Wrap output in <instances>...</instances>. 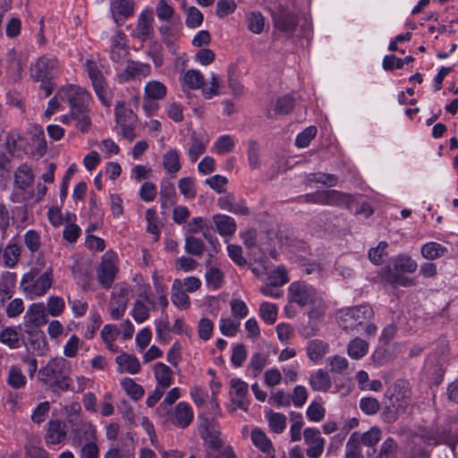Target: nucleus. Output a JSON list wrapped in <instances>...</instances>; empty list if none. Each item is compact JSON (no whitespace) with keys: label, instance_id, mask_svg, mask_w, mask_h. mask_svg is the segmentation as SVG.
I'll use <instances>...</instances> for the list:
<instances>
[{"label":"nucleus","instance_id":"cd10ccee","mask_svg":"<svg viewBox=\"0 0 458 458\" xmlns=\"http://www.w3.org/2000/svg\"><path fill=\"white\" fill-rule=\"evenodd\" d=\"M155 378L157 386L168 388L173 383V370L165 363L157 362L154 367Z\"/></svg>","mask_w":458,"mask_h":458},{"label":"nucleus","instance_id":"5701e85b","mask_svg":"<svg viewBox=\"0 0 458 458\" xmlns=\"http://www.w3.org/2000/svg\"><path fill=\"white\" fill-rule=\"evenodd\" d=\"M46 441L49 445L61 443L67 434L66 424L60 420H52L48 422Z\"/></svg>","mask_w":458,"mask_h":458},{"label":"nucleus","instance_id":"6e6d98bb","mask_svg":"<svg viewBox=\"0 0 458 458\" xmlns=\"http://www.w3.org/2000/svg\"><path fill=\"white\" fill-rule=\"evenodd\" d=\"M0 342L12 349L19 347V336L13 327H6L0 334Z\"/></svg>","mask_w":458,"mask_h":458},{"label":"nucleus","instance_id":"412c9836","mask_svg":"<svg viewBox=\"0 0 458 458\" xmlns=\"http://www.w3.org/2000/svg\"><path fill=\"white\" fill-rule=\"evenodd\" d=\"M28 335V349L43 355L47 349V343L43 331L38 328H24Z\"/></svg>","mask_w":458,"mask_h":458},{"label":"nucleus","instance_id":"423d86ee","mask_svg":"<svg viewBox=\"0 0 458 458\" xmlns=\"http://www.w3.org/2000/svg\"><path fill=\"white\" fill-rule=\"evenodd\" d=\"M53 284V269H47L42 275L38 276L36 269H31L26 273L21 281L22 291L30 299L43 296Z\"/></svg>","mask_w":458,"mask_h":458},{"label":"nucleus","instance_id":"7ed1b4c3","mask_svg":"<svg viewBox=\"0 0 458 458\" xmlns=\"http://www.w3.org/2000/svg\"><path fill=\"white\" fill-rule=\"evenodd\" d=\"M418 264L411 256L399 254L392 259V267L385 271V279L392 285L409 287L415 285V280L404 274H412L417 270Z\"/></svg>","mask_w":458,"mask_h":458},{"label":"nucleus","instance_id":"4468645a","mask_svg":"<svg viewBox=\"0 0 458 458\" xmlns=\"http://www.w3.org/2000/svg\"><path fill=\"white\" fill-rule=\"evenodd\" d=\"M112 17L118 27L122 26L123 21L133 15V0H111Z\"/></svg>","mask_w":458,"mask_h":458},{"label":"nucleus","instance_id":"5fc2aeb1","mask_svg":"<svg viewBox=\"0 0 458 458\" xmlns=\"http://www.w3.org/2000/svg\"><path fill=\"white\" fill-rule=\"evenodd\" d=\"M259 314L267 324L272 325L277 318V308L269 302H263L259 307Z\"/></svg>","mask_w":458,"mask_h":458},{"label":"nucleus","instance_id":"69168bd1","mask_svg":"<svg viewBox=\"0 0 458 458\" xmlns=\"http://www.w3.org/2000/svg\"><path fill=\"white\" fill-rule=\"evenodd\" d=\"M207 284L211 285L214 289H218L221 286L223 281V274L219 268L211 267L206 275Z\"/></svg>","mask_w":458,"mask_h":458},{"label":"nucleus","instance_id":"c85d7f7f","mask_svg":"<svg viewBox=\"0 0 458 458\" xmlns=\"http://www.w3.org/2000/svg\"><path fill=\"white\" fill-rule=\"evenodd\" d=\"M213 221L221 235H232L236 231V224L233 217L226 215H216Z\"/></svg>","mask_w":458,"mask_h":458},{"label":"nucleus","instance_id":"20e7f679","mask_svg":"<svg viewBox=\"0 0 458 458\" xmlns=\"http://www.w3.org/2000/svg\"><path fill=\"white\" fill-rule=\"evenodd\" d=\"M199 430L209 449L218 452L222 458H235L233 448L225 445L221 439L218 425L214 419L200 418Z\"/></svg>","mask_w":458,"mask_h":458},{"label":"nucleus","instance_id":"b1692460","mask_svg":"<svg viewBox=\"0 0 458 458\" xmlns=\"http://www.w3.org/2000/svg\"><path fill=\"white\" fill-rule=\"evenodd\" d=\"M428 439L430 444L445 443L448 445L453 453H454V444L458 442V436H454L451 433L449 427L437 428L436 430L432 431ZM455 455V454H454Z\"/></svg>","mask_w":458,"mask_h":458},{"label":"nucleus","instance_id":"aec40b11","mask_svg":"<svg viewBox=\"0 0 458 458\" xmlns=\"http://www.w3.org/2000/svg\"><path fill=\"white\" fill-rule=\"evenodd\" d=\"M276 273L278 275V278L275 279L270 284H267L262 286L260 292L266 296L280 298L283 296V291L279 286L286 284L289 281V278L284 267H278Z\"/></svg>","mask_w":458,"mask_h":458},{"label":"nucleus","instance_id":"49530a36","mask_svg":"<svg viewBox=\"0 0 458 458\" xmlns=\"http://www.w3.org/2000/svg\"><path fill=\"white\" fill-rule=\"evenodd\" d=\"M7 383L13 389H20L25 386L26 377L20 368L16 366L11 367L7 377Z\"/></svg>","mask_w":458,"mask_h":458},{"label":"nucleus","instance_id":"0e129e2a","mask_svg":"<svg viewBox=\"0 0 458 458\" xmlns=\"http://www.w3.org/2000/svg\"><path fill=\"white\" fill-rule=\"evenodd\" d=\"M174 13V8L169 5L165 0L158 1L156 7V13L159 20L167 21L172 18Z\"/></svg>","mask_w":458,"mask_h":458},{"label":"nucleus","instance_id":"9b49d317","mask_svg":"<svg viewBox=\"0 0 458 458\" xmlns=\"http://www.w3.org/2000/svg\"><path fill=\"white\" fill-rule=\"evenodd\" d=\"M382 432L377 427H372L370 429L364 433L355 431L351 434V444L353 448L355 445H359L360 442L366 447V455L370 457L376 454V445L381 439Z\"/></svg>","mask_w":458,"mask_h":458},{"label":"nucleus","instance_id":"680f3d73","mask_svg":"<svg viewBox=\"0 0 458 458\" xmlns=\"http://www.w3.org/2000/svg\"><path fill=\"white\" fill-rule=\"evenodd\" d=\"M24 242L31 252L38 251L41 245L39 233L35 230H29L24 235Z\"/></svg>","mask_w":458,"mask_h":458},{"label":"nucleus","instance_id":"2eb2a0df","mask_svg":"<svg viewBox=\"0 0 458 458\" xmlns=\"http://www.w3.org/2000/svg\"><path fill=\"white\" fill-rule=\"evenodd\" d=\"M323 205L351 208L354 200L352 195L336 190L323 191Z\"/></svg>","mask_w":458,"mask_h":458},{"label":"nucleus","instance_id":"7c9ffc66","mask_svg":"<svg viewBox=\"0 0 458 458\" xmlns=\"http://www.w3.org/2000/svg\"><path fill=\"white\" fill-rule=\"evenodd\" d=\"M114 115L117 124L123 123H135L137 115L131 108L125 106L123 101H118L114 107Z\"/></svg>","mask_w":458,"mask_h":458},{"label":"nucleus","instance_id":"4d7b16f0","mask_svg":"<svg viewBox=\"0 0 458 458\" xmlns=\"http://www.w3.org/2000/svg\"><path fill=\"white\" fill-rule=\"evenodd\" d=\"M122 386L126 393L136 401L140 400L144 394L143 387L136 384L131 378H124L122 381Z\"/></svg>","mask_w":458,"mask_h":458},{"label":"nucleus","instance_id":"603ef678","mask_svg":"<svg viewBox=\"0 0 458 458\" xmlns=\"http://www.w3.org/2000/svg\"><path fill=\"white\" fill-rule=\"evenodd\" d=\"M72 119L76 123V127L83 133L88 132L91 126V119L89 115V109L71 114Z\"/></svg>","mask_w":458,"mask_h":458},{"label":"nucleus","instance_id":"6ab92c4d","mask_svg":"<svg viewBox=\"0 0 458 458\" xmlns=\"http://www.w3.org/2000/svg\"><path fill=\"white\" fill-rule=\"evenodd\" d=\"M150 70L149 64L129 60L126 68L118 75V78L120 81H129L140 76H148Z\"/></svg>","mask_w":458,"mask_h":458},{"label":"nucleus","instance_id":"f257e3e1","mask_svg":"<svg viewBox=\"0 0 458 458\" xmlns=\"http://www.w3.org/2000/svg\"><path fill=\"white\" fill-rule=\"evenodd\" d=\"M70 372V362L63 357H55L38 370V377L54 394H60L71 388Z\"/></svg>","mask_w":458,"mask_h":458},{"label":"nucleus","instance_id":"393cba45","mask_svg":"<svg viewBox=\"0 0 458 458\" xmlns=\"http://www.w3.org/2000/svg\"><path fill=\"white\" fill-rule=\"evenodd\" d=\"M133 441L131 438H125L115 445H112L104 458H129L133 454L131 451Z\"/></svg>","mask_w":458,"mask_h":458},{"label":"nucleus","instance_id":"338daca9","mask_svg":"<svg viewBox=\"0 0 458 458\" xmlns=\"http://www.w3.org/2000/svg\"><path fill=\"white\" fill-rule=\"evenodd\" d=\"M49 410L50 404L48 402L40 403L33 411L31 415V420L37 424L43 422L47 417Z\"/></svg>","mask_w":458,"mask_h":458},{"label":"nucleus","instance_id":"4c0bfd02","mask_svg":"<svg viewBox=\"0 0 458 458\" xmlns=\"http://www.w3.org/2000/svg\"><path fill=\"white\" fill-rule=\"evenodd\" d=\"M165 94L166 87L157 81L148 82L144 89V98L158 100L164 98Z\"/></svg>","mask_w":458,"mask_h":458},{"label":"nucleus","instance_id":"e2e57ef3","mask_svg":"<svg viewBox=\"0 0 458 458\" xmlns=\"http://www.w3.org/2000/svg\"><path fill=\"white\" fill-rule=\"evenodd\" d=\"M203 21V14L201 12L194 7L191 6L187 11V17H186V25L189 28H197L199 27Z\"/></svg>","mask_w":458,"mask_h":458},{"label":"nucleus","instance_id":"f3484780","mask_svg":"<svg viewBox=\"0 0 458 458\" xmlns=\"http://www.w3.org/2000/svg\"><path fill=\"white\" fill-rule=\"evenodd\" d=\"M154 17L151 10L143 11L138 19L133 35L139 39L145 41L154 33Z\"/></svg>","mask_w":458,"mask_h":458},{"label":"nucleus","instance_id":"f03ea898","mask_svg":"<svg viewBox=\"0 0 458 458\" xmlns=\"http://www.w3.org/2000/svg\"><path fill=\"white\" fill-rule=\"evenodd\" d=\"M288 298L290 302L301 307H309L311 318L325 316L327 305L321 294L305 282H294L289 286Z\"/></svg>","mask_w":458,"mask_h":458},{"label":"nucleus","instance_id":"3c124183","mask_svg":"<svg viewBox=\"0 0 458 458\" xmlns=\"http://www.w3.org/2000/svg\"><path fill=\"white\" fill-rule=\"evenodd\" d=\"M184 248L188 254L201 256L204 252L205 245L201 239L194 236H188L185 239Z\"/></svg>","mask_w":458,"mask_h":458},{"label":"nucleus","instance_id":"de8ad7c7","mask_svg":"<svg viewBox=\"0 0 458 458\" xmlns=\"http://www.w3.org/2000/svg\"><path fill=\"white\" fill-rule=\"evenodd\" d=\"M267 419L269 422L271 430L275 433L283 432L286 427V416L283 413L273 412L270 411L267 415Z\"/></svg>","mask_w":458,"mask_h":458},{"label":"nucleus","instance_id":"a878e982","mask_svg":"<svg viewBox=\"0 0 458 458\" xmlns=\"http://www.w3.org/2000/svg\"><path fill=\"white\" fill-rule=\"evenodd\" d=\"M172 301L181 310H186L190 307V298L182 289V284L180 279H175L172 286Z\"/></svg>","mask_w":458,"mask_h":458},{"label":"nucleus","instance_id":"052dcab7","mask_svg":"<svg viewBox=\"0 0 458 458\" xmlns=\"http://www.w3.org/2000/svg\"><path fill=\"white\" fill-rule=\"evenodd\" d=\"M206 145L199 139L193 138L191 144L188 149V156L190 160L194 163L205 152Z\"/></svg>","mask_w":458,"mask_h":458},{"label":"nucleus","instance_id":"c9c22d12","mask_svg":"<svg viewBox=\"0 0 458 458\" xmlns=\"http://www.w3.org/2000/svg\"><path fill=\"white\" fill-rule=\"evenodd\" d=\"M180 398V389L178 387L172 388L159 404L157 412L160 416H166L170 414L172 405Z\"/></svg>","mask_w":458,"mask_h":458},{"label":"nucleus","instance_id":"774afa93","mask_svg":"<svg viewBox=\"0 0 458 458\" xmlns=\"http://www.w3.org/2000/svg\"><path fill=\"white\" fill-rule=\"evenodd\" d=\"M306 413L309 420L318 422L324 419L326 411L320 403L312 402Z\"/></svg>","mask_w":458,"mask_h":458},{"label":"nucleus","instance_id":"c756f323","mask_svg":"<svg viewBox=\"0 0 458 458\" xmlns=\"http://www.w3.org/2000/svg\"><path fill=\"white\" fill-rule=\"evenodd\" d=\"M310 385L314 391L326 392L331 387L332 383L328 373L320 369L310 376Z\"/></svg>","mask_w":458,"mask_h":458},{"label":"nucleus","instance_id":"ddd939ff","mask_svg":"<svg viewBox=\"0 0 458 458\" xmlns=\"http://www.w3.org/2000/svg\"><path fill=\"white\" fill-rule=\"evenodd\" d=\"M47 322V314L44 303L31 304L24 316V328H38Z\"/></svg>","mask_w":458,"mask_h":458},{"label":"nucleus","instance_id":"f8f14e48","mask_svg":"<svg viewBox=\"0 0 458 458\" xmlns=\"http://www.w3.org/2000/svg\"><path fill=\"white\" fill-rule=\"evenodd\" d=\"M304 441L308 445L307 455L310 458L319 457L324 450V439L320 431L314 428H307L303 432Z\"/></svg>","mask_w":458,"mask_h":458},{"label":"nucleus","instance_id":"864d4df0","mask_svg":"<svg viewBox=\"0 0 458 458\" xmlns=\"http://www.w3.org/2000/svg\"><path fill=\"white\" fill-rule=\"evenodd\" d=\"M295 100L290 95H284L277 98L275 110L278 114H288L293 109Z\"/></svg>","mask_w":458,"mask_h":458},{"label":"nucleus","instance_id":"ea45409f","mask_svg":"<svg viewBox=\"0 0 458 458\" xmlns=\"http://www.w3.org/2000/svg\"><path fill=\"white\" fill-rule=\"evenodd\" d=\"M446 252L447 249L437 242H428L421 247V255L427 259H436Z\"/></svg>","mask_w":458,"mask_h":458},{"label":"nucleus","instance_id":"473e14b6","mask_svg":"<svg viewBox=\"0 0 458 458\" xmlns=\"http://www.w3.org/2000/svg\"><path fill=\"white\" fill-rule=\"evenodd\" d=\"M32 170L26 165H21L15 172L14 182L21 190L27 189L33 182Z\"/></svg>","mask_w":458,"mask_h":458},{"label":"nucleus","instance_id":"c03bdc74","mask_svg":"<svg viewBox=\"0 0 458 458\" xmlns=\"http://www.w3.org/2000/svg\"><path fill=\"white\" fill-rule=\"evenodd\" d=\"M251 440L256 447L264 453H269L272 449V443L266 434L259 428H255L251 432Z\"/></svg>","mask_w":458,"mask_h":458},{"label":"nucleus","instance_id":"37998d69","mask_svg":"<svg viewBox=\"0 0 458 458\" xmlns=\"http://www.w3.org/2000/svg\"><path fill=\"white\" fill-rule=\"evenodd\" d=\"M400 450L398 443L393 437H387L380 445L377 458H389L397 456Z\"/></svg>","mask_w":458,"mask_h":458},{"label":"nucleus","instance_id":"e433bc0d","mask_svg":"<svg viewBox=\"0 0 458 458\" xmlns=\"http://www.w3.org/2000/svg\"><path fill=\"white\" fill-rule=\"evenodd\" d=\"M324 318V316H319L318 318H311L310 315V310H308V321L306 323H302L299 327V333L305 338H310L315 335L319 330V323L320 320Z\"/></svg>","mask_w":458,"mask_h":458},{"label":"nucleus","instance_id":"a211bd4d","mask_svg":"<svg viewBox=\"0 0 458 458\" xmlns=\"http://www.w3.org/2000/svg\"><path fill=\"white\" fill-rule=\"evenodd\" d=\"M174 425L180 428H187L193 420L192 409L188 403H179L174 411L167 415Z\"/></svg>","mask_w":458,"mask_h":458},{"label":"nucleus","instance_id":"79ce46f5","mask_svg":"<svg viewBox=\"0 0 458 458\" xmlns=\"http://www.w3.org/2000/svg\"><path fill=\"white\" fill-rule=\"evenodd\" d=\"M246 23L248 29L255 33L260 34L263 31L265 26V18L259 12H252L247 14Z\"/></svg>","mask_w":458,"mask_h":458},{"label":"nucleus","instance_id":"8fccbe9b","mask_svg":"<svg viewBox=\"0 0 458 458\" xmlns=\"http://www.w3.org/2000/svg\"><path fill=\"white\" fill-rule=\"evenodd\" d=\"M128 301V298L112 299L110 301V315L113 319L118 320L124 315Z\"/></svg>","mask_w":458,"mask_h":458},{"label":"nucleus","instance_id":"a18cd8bd","mask_svg":"<svg viewBox=\"0 0 458 458\" xmlns=\"http://www.w3.org/2000/svg\"><path fill=\"white\" fill-rule=\"evenodd\" d=\"M21 255V248L16 243H8L5 249L4 250V263L8 267H13L20 258Z\"/></svg>","mask_w":458,"mask_h":458},{"label":"nucleus","instance_id":"72a5a7b5","mask_svg":"<svg viewBox=\"0 0 458 458\" xmlns=\"http://www.w3.org/2000/svg\"><path fill=\"white\" fill-rule=\"evenodd\" d=\"M163 166L169 174H176L181 169L180 155L176 149H169L163 156Z\"/></svg>","mask_w":458,"mask_h":458},{"label":"nucleus","instance_id":"1a4fd4ad","mask_svg":"<svg viewBox=\"0 0 458 458\" xmlns=\"http://www.w3.org/2000/svg\"><path fill=\"white\" fill-rule=\"evenodd\" d=\"M60 72L59 62L54 55H45L30 67V77L36 81H53Z\"/></svg>","mask_w":458,"mask_h":458},{"label":"nucleus","instance_id":"0eeeda50","mask_svg":"<svg viewBox=\"0 0 458 458\" xmlns=\"http://www.w3.org/2000/svg\"><path fill=\"white\" fill-rule=\"evenodd\" d=\"M84 66L88 76L91 81L96 95L103 106L109 107L112 103L113 93L108 89L107 83L103 76L102 72L99 70L97 64L92 60H87Z\"/></svg>","mask_w":458,"mask_h":458},{"label":"nucleus","instance_id":"13d9d810","mask_svg":"<svg viewBox=\"0 0 458 458\" xmlns=\"http://www.w3.org/2000/svg\"><path fill=\"white\" fill-rule=\"evenodd\" d=\"M317 127L309 126L303 131L296 136L295 145L298 148H306L310 145L312 139L317 135Z\"/></svg>","mask_w":458,"mask_h":458},{"label":"nucleus","instance_id":"6e6552de","mask_svg":"<svg viewBox=\"0 0 458 458\" xmlns=\"http://www.w3.org/2000/svg\"><path fill=\"white\" fill-rule=\"evenodd\" d=\"M57 95L61 100L69 103L71 114L89 109L91 96L81 87L69 85L61 89Z\"/></svg>","mask_w":458,"mask_h":458},{"label":"nucleus","instance_id":"f704fd0d","mask_svg":"<svg viewBox=\"0 0 458 458\" xmlns=\"http://www.w3.org/2000/svg\"><path fill=\"white\" fill-rule=\"evenodd\" d=\"M159 194L163 207L175 204L176 191L173 182L169 181L162 182Z\"/></svg>","mask_w":458,"mask_h":458},{"label":"nucleus","instance_id":"a19ab883","mask_svg":"<svg viewBox=\"0 0 458 458\" xmlns=\"http://www.w3.org/2000/svg\"><path fill=\"white\" fill-rule=\"evenodd\" d=\"M115 362L120 366L124 365L125 370L131 374H136L140 370V363L134 355L123 353L115 358Z\"/></svg>","mask_w":458,"mask_h":458},{"label":"nucleus","instance_id":"bb28decb","mask_svg":"<svg viewBox=\"0 0 458 458\" xmlns=\"http://www.w3.org/2000/svg\"><path fill=\"white\" fill-rule=\"evenodd\" d=\"M217 202L220 208L228 210L233 214L241 216L249 214V208L242 202H235L233 194H227L225 197L219 198Z\"/></svg>","mask_w":458,"mask_h":458},{"label":"nucleus","instance_id":"2f4dec72","mask_svg":"<svg viewBox=\"0 0 458 458\" xmlns=\"http://www.w3.org/2000/svg\"><path fill=\"white\" fill-rule=\"evenodd\" d=\"M328 352V345L321 340L315 339L309 342L307 345V354L309 358L318 362Z\"/></svg>","mask_w":458,"mask_h":458},{"label":"nucleus","instance_id":"9d476101","mask_svg":"<svg viewBox=\"0 0 458 458\" xmlns=\"http://www.w3.org/2000/svg\"><path fill=\"white\" fill-rule=\"evenodd\" d=\"M272 18L275 28L288 34L293 33L299 21L297 14L283 5L273 11Z\"/></svg>","mask_w":458,"mask_h":458},{"label":"nucleus","instance_id":"dca6fc26","mask_svg":"<svg viewBox=\"0 0 458 458\" xmlns=\"http://www.w3.org/2000/svg\"><path fill=\"white\" fill-rule=\"evenodd\" d=\"M118 269L111 258L105 256L98 269V280L105 288L109 289L114 281Z\"/></svg>","mask_w":458,"mask_h":458},{"label":"nucleus","instance_id":"bf43d9fd","mask_svg":"<svg viewBox=\"0 0 458 458\" xmlns=\"http://www.w3.org/2000/svg\"><path fill=\"white\" fill-rule=\"evenodd\" d=\"M178 188L180 192L187 199H194L196 197V189L193 179L191 177H183L179 180Z\"/></svg>","mask_w":458,"mask_h":458},{"label":"nucleus","instance_id":"09e8293b","mask_svg":"<svg viewBox=\"0 0 458 458\" xmlns=\"http://www.w3.org/2000/svg\"><path fill=\"white\" fill-rule=\"evenodd\" d=\"M183 82L190 89H200L204 85V77L200 72L197 70H188L183 76Z\"/></svg>","mask_w":458,"mask_h":458},{"label":"nucleus","instance_id":"58836bf2","mask_svg":"<svg viewBox=\"0 0 458 458\" xmlns=\"http://www.w3.org/2000/svg\"><path fill=\"white\" fill-rule=\"evenodd\" d=\"M369 350V344L366 341L356 337L348 344V354L351 358L359 360L365 356Z\"/></svg>","mask_w":458,"mask_h":458},{"label":"nucleus","instance_id":"4be33fe9","mask_svg":"<svg viewBox=\"0 0 458 458\" xmlns=\"http://www.w3.org/2000/svg\"><path fill=\"white\" fill-rule=\"evenodd\" d=\"M231 384V396L232 402L237 405L238 408L247 411L248 402L245 396L248 394V385L240 378H232Z\"/></svg>","mask_w":458,"mask_h":458},{"label":"nucleus","instance_id":"39448f33","mask_svg":"<svg viewBox=\"0 0 458 458\" xmlns=\"http://www.w3.org/2000/svg\"><path fill=\"white\" fill-rule=\"evenodd\" d=\"M374 317L373 309L369 305H358L339 310L337 323L346 331L357 330L359 327L366 324Z\"/></svg>","mask_w":458,"mask_h":458}]
</instances>
